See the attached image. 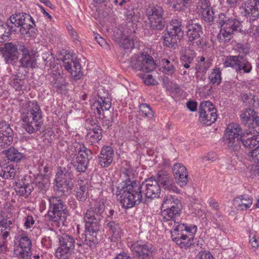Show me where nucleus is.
Returning <instances> with one entry per match:
<instances>
[{
  "label": "nucleus",
  "mask_w": 259,
  "mask_h": 259,
  "mask_svg": "<svg viewBox=\"0 0 259 259\" xmlns=\"http://www.w3.org/2000/svg\"><path fill=\"white\" fill-rule=\"evenodd\" d=\"M164 10L162 7L157 4H149L146 9V15L151 28L161 30L164 26L162 15Z\"/></svg>",
  "instance_id": "ddd939ff"
},
{
  "label": "nucleus",
  "mask_w": 259,
  "mask_h": 259,
  "mask_svg": "<svg viewBox=\"0 0 259 259\" xmlns=\"http://www.w3.org/2000/svg\"><path fill=\"white\" fill-rule=\"evenodd\" d=\"M197 229L195 225L179 224L171 230L172 240L180 248L186 249L193 244V237Z\"/></svg>",
  "instance_id": "20e7f679"
},
{
  "label": "nucleus",
  "mask_w": 259,
  "mask_h": 259,
  "mask_svg": "<svg viewBox=\"0 0 259 259\" xmlns=\"http://www.w3.org/2000/svg\"><path fill=\"white\" fill-rule=\"evenodd\" d=\"M78 181V187H77L76 190V197L78 200L80 201H84L87 198L88 192V181L86 179L81 180L79 177Z\"/></svg>",
  "instance_id": "473e14b6"
},
{
  "label": "nucleus",
  "mask_w": 259,
  "mask_h": 259,
  "mask_svg": "<svg viewBox=\"0 0 259 259\" xmlns=\"http://www.w3.org/2000/svg\"><path fill=\"white\" fill-rule=\"evenodd\" d=\"M32 240L26 232L21 231L15 237L14 254L18 259H30Z\"/></svg>",
  "instance_id": "0eeeda50"
},
{
  "label": "nucleus",
  "mask_w": 259,
  "mask_h": 259,
  "mask_svg": "<svg viewBox=\"0 0 259 259\" xmlns=\"http://www.w3.org/2000/svg\"><path fill=\"white\" fill-rule=\"evenodd\" d=\"M160 192V187L156 180H153L151 178L149 180L146 181L145 194L147 198H158Z\"/></svg>",
  "instance_id": "c85d7f7f"
},
{
  "label": "nucleus",
  "mask_w": 259,
  "mask_h": 259,
  "mask_svg": "<svg viewBox=\"0 0 259 259\" xmlns=\"http://www.w3.org/2000/svg\"><path fill=\"white\" fill-rule=\"evenodd\" d=\"M127 245L133 254L139 259H150L156 251L152 244L141 240L128 241Z\"/></svg>",
  "instance_id": "1a4fd4ad"
},
{
  "label": "nucleus",
  "mask_w": 259,
  "mask_h": 259,
  "mask_svg": "<svg viewBox=\"0 0 259 259\" xmlns=\"http://www.w3.org/2000/svg\"><path fill=\"white\" fill-rule=\"evenodd\" d=\"M240 22L235 18H232L227 23H225L222 27L233 32L238 30L240 26Z\"/></svg>",
  "instance_id": "a18cd8bd"
},
{
  "label": "nucleus",
  "mask_w": 259,
  "mask_h": 259,
  "mask_svg": "<svg viewBox=\"0 0 259 259\" xmlns=\"http://www.w3.org/2000/svg\"><path fill=\"white\" fill-rule=\"evenodd\" d=\"M86 232L84 235H82V243H78V245L81 246L82 244H85L91 248H93L98 243V239L97 238V232L99 230V226L96 224H85Z\"/></svg>",
  "instance_id": "4be33fe9"
},
{
  "label": "nucleus",
  "mask_w": 259,
  "mask_h": 259,
  "mask_svg": "<svg viewBox=\"0 0 259 259\" xmlns=\"http://www.w3.org/2000/svg\"><path fill=\"white\" fill-rule=\"evenodd\" d=\"M63 66L68 71L73 78L79 79L83 73L81 69V65L78 60L72 56L66 55L63 60Z\"/></svg>",
  "instance_id": "412c9836"
},
{
  "label": "nucleus",
  "mask_w": 259,
  "mask_h": 259,
  "mask_svg": "<svg viewBox=\"0 0 259 259\" xmlns=\"http://www.w3.org/2000/svg\"><path fill=\"white\" fill-rule=\"evenodd\" d=\"M156 181L162 185L164 189L177 193H180V190L176 186L172 177L167 172L164 171H158L157 174Z\"/></svg>",
  "instance_id": "a878e982"
},
{
  "label": "nucleus",
  "mask_w": 259,
  "mask_h": 259,
  "mask_svg": "<svg viewBox=\"0 0 259 259\" xmlns=\"http://www.w3.org/2000/svg\"><path fill=\"white\" fill-rule=\"evenodd\" d=\"M244 13L250 22L255 20L259 16V0H248L245 5Z\"/></svg>",
  "instance_id": "cd10ccee"
},
{
  "label": "nucleus",
  "mask_w": 259,
  "mask_h": 259,
  "mask_svg": "<svg viewBox=\"0 0 259 259\" xmlns=\"http://www.w3.org/2000/svg\"><path fill=\"white\" fill-rule=\"evenodd\" d=\"M13 136L0 133V147L5 148L10 145L13 139Z\"/></svg>",
  "instance_id": "de8ad7c7"
},
{
  "label": "nucleus",
  "mask_w": 259,
  "mask_h": 259,
  "mask_svg": "<svg viewBox=\"0 0 259 259\" xmlns=\"http://www.w3.org/2000/svg\"><path fill=\"white\" fill-rule=\"evenodd\" d=\"M195 259H213L212 255L209 252L203 251L200 252Z\"/></svg>",
  "instance_id": "e2e57ef3"
},
{
  "label": "nucleus",
  "mask_w": 259,
  "mask_h": 259,
  "mask_svg": "<svg viewBox=\"0 0 259 259\" xmlns=\"http://www.w3.org/2000/svg\"><path fill=\"white\" fill-rule=\"evenodd\" d=\"M0 133L8 135H13V132L10 127V125L6 121H0Z\"/></svg>",
  "instance_id": "8fccbe9b"
},
{
  "label": "nucleus",
  "mask_w": 259,
  "mask_h": 259,
  "mask_svg": "<svg viewBox=\"0 0 259 259\" xmlns=\"http://www.w3.org/2000/svg\"><path fill=\"white\" fill-rule=\"evenodd\" d=\"M221 30L217 36V38L221 43H226L230 41L233 37L234 32L220 27Z\"/></svg>",
  "instance_id": "79ce46f5"
},
{
  "label": "nucleus",
  "mask_w": 259,
  "mask_h": 259,
  "mask_svg": "<svg viewBox=\"0 0 259 259\" xmlns=\"http://www.w3.org/2000/svg\"><path fill=\"white\" fill-rule=\"evenodd\" d=\"M225 67H231L238 73H249L252 70L251 63L241 55L231 56L226 58L224 62Z\"/></svg>",
  "instance_id": "4468645a"
},
{
  "label": "nucleus",
  "mask_w": 259,
  "mask_h": 259,
  "mask_svg": "<svg viewBox=\"0 0 259 259\" xmlns=\"http://www.w3.org/2000/svg\"><path fill=\"white\" fill-rule=\"evenodd\" d=\"M174 176L177 183L181 187L185 186L188 182V175L186 167L182 163H177L172 167Z\"/></svg>",
  "instance_id": "b1692460"
},
{
  "label": "nucleus",
  "mask_w": 259,
  "mask_h": 259,
  "mask_svg": "<svg viewBox=\"0 0 259 259\" xmlns=\"http://www.w3.org/2000/svg\"><path fill=\"white\" fill-rule=\"evenodd\" d=\"M196 10L205 21L211 22L213 20V12L208 0H199L196 4Z\"/></svg>",
  "instance_id": "bb28decb"
},
{
  "label": "nucleus",
  "mask_w": 259,
  "mask_h": 259,
  "mask_svg": "<svg viewBox=\"0 0 259 259\" xmlns=\"http://www.w3.org/2000/svg\"><path fill=\"white\" fill-rule=\"evenodd\" d=\"M56 78L53 83V86L54 88L60 89L65 84V80L64 78L61 76L59 73H58V74H56Z\"/></svg>",
  "instance_id": "5fc2aeb1"
},
{
  "label": "nucleus",
  "mask_w": 259,
  "mask_h": 259,
  "mask_svg": "<svg viewBox=\"0 0 259 259\" xmlns=\"http://www.w3.org/2000/svg\"><path fill=\"white\" fill-rule=\"evenodd\" d=\"M140 112L142 114L149 119L152 118L154 116V113L150 108V106L146 103L140 104L139 106Z\"/></svg>",
  "instance_id": "49530a36"
},
{
  "label": "nucleus",
  "mask_w": 259,
  "mask_h": 259,
  "mask_svg": "<svg viewBox=\"0 0 259 259\" xmlns=\"http://www.w3.org/2000/svg\"><path fill=\"white\" fill-rule=\"evenodd\" d=\"M176 207L181 209V202L177 197L172 195H167L164 197L161 205V210L162 209H167V208L176 209Z\"/></svg>",
  "instance_id": "72a5a7b5"
},
{
  "label": "nucleus",
  "mask_w": 259,
  "mask_h": 259,
  "mask_svg": "<svg viewBox=\"0 0 259 259\" xmlns=\"http://www.w3.org/2000/svg\"><path fill=\"white\" fill-rule=\"evenodd\" d=\"M107 227L115 238L120 237L121 231L119 225L115 222L112 221L108 223Z\"/></svg>",
  "instance_id": "c03bdc74"
},
{
  "label": "nucleus",
  "mask_w": 259,
  "mask_h": 259,
  "mask_svg": "<svg viewBox=\"0 0 259 259\" xmlns=\"http://www.w3.org/2000/svg\"><path fill=\"white\" fill-rule=\"evenodd\" d=\"M160 70L163 73L171 75L175 70V61L172 59H162L160 61Z\"/></svg>",
  "instance_id": "f704fd0d"
},
{
  "label": "nucleus",
  "mask_w": 259,
  "mask_h": 259,
  "mask_svg": "<svg viewBox=\"0 0 259 259\" xmlns=\"http://www.w3.org/2000/svg\"><path fill=\"white\" fill-rule=\"evenodd\" d=\"M113 37L119 47L124 50L132 49L134 48L135 40L133 38L129 36L127 32L121 29H117L114 31Z\"/></svg>",
  "instance_id": "5701e85b"
},
{
  "label": "nucleus",
  "mask_w": 259,
  "mask_h": 259,
  "mask_svg": "<svg viewBox=\"0 0 259 259\" xmlns=\"http://www.w3.org/2000/svg\"><path fill=\"white\" fill-rule=\"evenodd\" d=\"M16 170L14 166L8 165L0 169V177L3 179H13L16 175Z\"/></svg>",
  "instance_id": "ea45409f"
},
{
  "label": "nucleus",
  "mask_w": 259,
  "mask_h": 259,
  "mask_svg": "<svg viewBox=\"0 0 259 259\" xmlns=\"http://www.w3.org/2000/svg\"><path fill=\"white\" fill-rule=\"evenodd\" d=\"M114 259H132L131 257L125 252L118 254Z\"/></svg>",
  "instance_id": "774afa93"
},
{
  "label": "nucleus",
  "mask_w": 259,
  "mask_h": 259,
  "mask_svg": "<svg viewBox=\"0 0 259 259\" xmlns=\"http://www.w3.org/2000/svg\"><path fill=\"white\" fill-rule=\"evenodd\" d=\"M238 48L240 53L244 54H247L249 52V48L246 45H239Z\"/></svg>",
  "instance_id": "338daca9"
},
{
  "label": "nucleus",
  "mask_w": 259,
  "mask_h": 259,
  "mask_svg": "<svg viewBox=\"0 0 259 259\" xmlns=\"http://www.w3.org/2000/svg\"><path fill=\"white\" fill-rule=\"evenodd\" d=\"M252 202V198L245 194L235 198L233 200V204L238 210L244 211L250 207Z\"/></svg>",
  "instance_id": "7c9ffc66"
},
{
  "label": "nucleus",
  "mask_w": 259,
  "mask_h": 259,
  "mask_svg": "<svg viewBox=\"0 0 259 259\" xmlns=\"http://www.w3.org/2000/svg\"><path fill=\"white\" fill-rule=\"evenodd\" d=\"M91 154L90 149L84 145L80 146L76 157L72 160V164L77 171L84 172L86 170Z\"/></svg>",
  "instance_id": "aec40b11"
},
{
  "label": "nucleus",
  "mask_w": 259,
  "mask_h": 259,
  "mask_svg": "<svg viewBox=\"0 0 259 259\" xmlns=\"http://www.w3.org/2000/svg\"><path fill=\"white\" fill-rule=\"evenodd\" d=\"M247 157L250 161L258 164L253 165L252 168L254 170V173L259 174V145L247 153Z\"/></svg>",
  "instance_id": "4c0bfd02"
},
{
  "label": "nucleus",
  "mask_w": 259,
  "mask_h": 259,
  "mask_svg": "<svg viewBox=\"0 0 259 259\" xmlns=\"http://www.w3.org/2000/svg\"><path fill=\"white\" fill-rule=\"evenodd\" d=\"M217 154H215V153L210 152L207 154V155L206 156H205L203 158L202 160L204 162H205L207 161L212 162V161H214L215 159H217Z\"/></svg>",
  "instance_id": "0e129e2a"
},
{
  "label": "nucleus",
  "mask_w": 259,
  "mask_h": 259,
  "mask_svg": "<svg viewBox=\"0 0 259 259\" xmlns=\"http://www.w3.org/2000/svg\"><path fill=\"white\" fill-rule=\"evenodd\" d=\"M131 64L136 70L149 72L156 68V64L152 57L142 54L135 55L131 58Z\"/></svg>",
  "instance_id": "a211bd4d"
},
{
  "label": "nucleus",
  "mask_w": 259,
  "mask_h": 259,
  "mask_svg": "<svg viewBox=\"0 0 259 259\" xmlns=\"http://www.w3.org/2000/svg\"><path fill=\"white\" fill-rule=\"evenodd\" d=\"M6 154L9 160L17 162L24 157L23 153L14 147H10L6 151Z\"/></svg>",
  "instance_id": "a19ab883"
},
{
  "label": "nucleus",
  "mask_w": 259,
  "mask_h": 259,
  "mask_svg": "<svg viewBox=\"0 0 259 259\" xmlns=\"http://www.w3.org/2000/svg\"><path fill=\"white\" fill-rule=\"evenodd\" d=\"M249 242L251 247L254 250L256 249L259 246L258 236L254 231H250L249 234Z\"/></svg>",
  "instance_id": "09e8293b"
},
{
  "label": "nucleus",
  "mask_w": 259,
  "mask_h": 259,
  "mask_svg": "<svg viewBox=\"0 0 259 259\" xmlns=\"http://www.w3.org/2000/svg\"><path fill=\"white\" fill-rule=\"evenodd\" d=\"M11 25H9L12 31L19 32L22 35L31 34L35 23L32 17L26 13L15 14L10 18Z\"/></svg>",
  "instance_id": "39448f33"
},
{
  "label": "nucleus",
  "mask_w": 259,
  "mask_h": 259,
  "mask_svg": "<svg viewBox=\"0 0 259 259\" xmlns=\"http://www.w3.org/2000/svg\"><path fill=\"white\" fill-rule=\"evenodd\" d=\"M9 235V233L8 231H5L4 234L2 235L3 240L1 241L0 240V252H5L7 250V246L6 244V238Z\"/></svg>",
  "instance_id": "6e6d98bb"
},
{
  "label": "nucleus",
  "mask_w": 259,
  "mask_h": 259,
  "mask_svg": "<svg viewBox=\"0 0 259 259\" xmlns=\"http://www.w3.org/2000/svg\"><path fill=\"white\" fill-rule=\"evenodd\" d=\"M34 220L31 215H28L24 218V227L26 229L31 228L34 224Z\"/></svg>",
  "instance_id": "bf43d9fd"
},
{
  "label": "nucleus",
  "mask_w": 259,
  "mask_h": 259,
  "mask_svg": "<svg viewBox=\"0 0 259 259\" xmlns=\"http://www.w3.org/2000/svg\"><path fill=\"white\" fill-rule=\"evenodd\" d=\"M18 45L16 46L12 42L6 43L1 49L3 57L7 63L10 64L18 59Z\"/></svg>",
  "instance_id": "393cba45"
},
{
  "label": "nucleus",
  "mask_w": 259,
  "mask_h": 259,
  "mask_svg": "<svg viewBox=\"0 0 259 259\" xmlns=\"http://www.w3.org/2000/svg\"><path fill=\"white\" fill-rule=\"evenodd\" d=\"M102 138V134L100 133H89L87 136V140L91 144L98 143Z\"/></svg>",
  "instance_id": "3c124183"
},
{
  "label": "nucleus",
  "mask_w": 259,
  "mask_h": 259,
  "mask_svg": "<svg viewBox=\"0 0 259 259\" xmlns=\"http://www.w3.org/2000/svg\"><path fill=\"white\" fill-rule=\"evenodd\" d=\"M8 225L7 220L0 215V236L3 235L5 231H8Z\"/></svg>",
  "instance_id": "052dcab7"
},
{
  "label": "nucleus",
  "mask_w": 259,
  "mask_h": 259,
  "mask_svg": "<svg viewBox=\"0 0 259 259\" xmlns=\"http://www.w3.org/2000/svg\"><path fill=\"white\" fill-rule=\"evenodd\" d=\"M183 33L182 22L178 19L171 20L163 36L164 45L168 47H175Z\"/></svg>",
  "instance_id": "6e6552de"
},
{
  "label": "nucleus",
  "mask_w": 259,
  "mask_h": 259,
  "mask_svg": "<svg viewBox=\"0 0 259 259\" xmlns=\"http://www.w3.org/2000/svg\"><path fill=\"white\" fill-rule=\"evenodd\" d=\"M69 33L74 42L77 45L78 44L79 42V37L78 36L77 32L74 30L72 29L69 31Z\"/></svg>",
  "instance_id": "69168bd1"
},
{
  "label": "nucleus",
  "mask_w": 259,
  "mask_h": 259,
  "mask_svg": "<svg viewBox=\"0 0 259 259\" xmlns=\"http://www.w3.org/2000/svg\"><path fill=\"white\" fill-rule=\"evenodd\" d=\"M142 78L144 82L147 85H151L155 84V80L151 74H143Z\"/></svg>",
  "instance_id": "680f3d73"
},
{
  "label": "nucleus",
  "mask_w": 259,
  "mask_h": 259,
  "mask_svg": "<svg viewBox=\"0 0 259 259\" xmlns=\"http://www.w3.org/2000/svg\"><path fill=\"white\" fill-rule=\"evenodd\" d=\"M187 35L188 38V41L190 42L195 49L202 48L205 49L208 45V42L204 41L203 38L201 37L203 31L201 25L195 22L194 20H189L186 23Z\"/></svg>",
  "instance_id": "9d476101"
},
{
  "label": "nucleus",
  "mask_w": 259,
  "mask_h": 259,
  "mask_svg": "<svg viewBox=\"0 0 259 259\" xmlns=\"http://www.w3.org/2000/svg\"><path fill=\"white\" fill-rule=\"evenodd\" d=\"M194 56L195 53L193 52L190 55L185 54L181 57V60L184 67L188 68L190 67V64L192 63Z\"/></svg>",
  "instance_id": "603ef678"
},
{
  "label": "nucleus",
  "mask_w": 259,
  "mask_h": 259,
  "mask_svg": "<svg viewBox=\"0 0 259 259\" xmlns=\"http://www.w3.org/2000/svg\"><path fill=\"white\" fill-rule=\"evenodd\" d=\"M10 35V30L6 31L5 27L0 25V42L6 41Z\"/></svg>",
  "instance_id": "4d7b16f0"
},
{
  "label": "nucleus",
  "mask_w": 259,
  "mask_h": 259,
  "mask_svg": "<svg viewBox=\"0 0 259 259\" xmlns=\"http://www.w3.org/2000/svg\"><path fill=\"white\" fill-rule=\"evenodd\" d=\"M18 48L22 53V57L20 60L21 66L26 68L36 67L37 60L35 51L24 45L23 42L18 43Z\"/></svg>",
  "instance_id": "6ab92c4d"
},
{
  "label": "nucleus",
  "mask_w": 259,
  "mask_h": 259,
  "mask_svg": "<svg viewBox=\"0 0 259 259\" xmlns=\"http://www.w3.org/2000/svg\"><path fill=\"white\" fill-rule=\"evenodd\" d=\"M105 210L104 200L100 199L96 201L94 207L88 209L84 217L85 224H96L99 225V222L102 220Z\"/></svg>",
  "instance_id": "f3484780"
},
{
  "label": "nucleus",
  "mask_w": 259,
  "mask_h": 259,
  "mask_svg": "<svg viewBox=\"0 0 259 259\" xmlns=\"http://www.w3.org/2000/svg\"><path fill=\"white\" fill-rule=\"evenodd\" d=\"M42 60L46 62V65L52 66V63L54 61L55 58L52 53L45 52L42 55Z\"/></svg>",
  "instance_id": "864d4df0"
},
{
  "label": "nucleus",
  "mask_w": 259,
  "mask_h": 259,
  "mask_svg": "<svg viewBox=\"0 0 259 259\" xmlns=\"http://www.w3.org/2000/svg\"><path fill=\"white\" fill-rule=\"evenodd\" d=\"M242 122L252 131H247L241 137V142L245 147L251 149L254 148L259 143V132L254 129L259 126V116L255 111L247 109L240 115Z\"/></svg>",
  "instance_id": "7ed1b4c3"
},
{
  "label": "nucleus",
  "mask_w": 259,
  "mask_h": 259,
  "mask_svg": "<svg viewBox=\"0 0 259 259\" xmlns=\"http://www.w3.org/2000/svg\"><path fill=\"white\" fill-rule=\"evenodd\" d=\"M121 172V177L125 180L118 185L116 195L122 207L127 209L142 202V185L139 181L133 180L137 174L128 161L122 163Z\"/></svg>",
  "instance_id": "f257e3e1"
},
{
  "label": "nucleus",
  "mask_w": 259,
  "mask_h": 259,
  "mask_svg": "<svg viewBox=\"0 0 259 259\" xmlns=\"http://www.w3.org/2000/svg\"><path fill=\"white\" fill-rule=\"evenodd\" d=\"M27 80L17 75H12L9 79V84L16 91H21L25 88Z\"/></svg>",
  "instance_id": "58836bf2"
},
{
  "label": "nucleus",
  "mask_w": 259,
  "mask_h": 259,
  "mask_svg": "<svg viewBox=\"0 0 259 259\" xmlns=\"http://www.w3.org/2000/svg\"><path fill=\"white\" fill-rule=\"evenodd\" d=\"M21 119L26 132L29 134L39 131L42 125V112L37 102L28 101L22 104Z\"/></svg>",
  "instance_id": "f03ea898"
},
{
  "label": "nucleus",
  "mask_w": 259,
  "mask_h": 259,
  "mask_svg": "<svg viewBox=\"0 0 259 259\" xmlns=\"http://www.w3.org/2000/svg\"><path fill=\"white\" fill-rule=\"evenodd\" d=\"M55 191L57 196L69 195L73 186L72 175L69 172L63 173L61 170L58 171L55 179Z\"/></svg>",
  "instance_id": "f8f14e48"
},
{
  "label": "nucleus",
  "mask_w": 259,
  "mask_h": 259,
  "mask_svg": "<svg viewBox=\"0 0 259 259\" xmlns=\"http://www.w3.org/2000/svg\"><path fill=\"white\" fill-rule=\"evenodd\" d=\"M181 213V209L176 207V209L167 208V209H162L161 210V217L162 220L165 222L171 221L174 222L175 226L180 224L176 222L177 219L180 217Z\"/></svg>",
  "instance_id": "2f4dec72"
},
{
  "label": "nucleus",
  "mask_w": 259,
  "mask_h": 259,
  "mask_svg": "<svg viewBox=\"0 0 259 259\" xmlns=\"http://www.w3.org/2000/svg\"><path fill=\"white\" fill-rule=\"evenodd\" d=\"M49 209L48 217L52 222L63 223L68 216V210L65 202L59 196L48 197Z\"/></svg>",
  "instance_id": "423d86ee"
},
{
  "label": "nucleus",
  "mask_w": 259,
  "mask_h": 259,
  "mask_svg": "<svg viewBox=\"0 0 259 259\" xmlns=\"http://www.w3.org/2000/svg\"><path fill=\"white\" fill-rule=\"evenodd\" d=\"M242 131L239 124L232 123L226 130L225 137L228 146L233 150H238L240 147V139Z\"/></svg>",
  "instance_id": "dca6fc26"
},
{
  "label": "nucleus",
  "mask_w": 259,
  "mask_h": 259,
  "mask_svg": "<svg viewBox=\"0 0 259 259\" xmlns=\"http://www.w3.org/2000/svg\"><path fill=\"white\" fill-rule=\"evenodd\" d=\"M111 107V103L109 99H102L96 101L93 105V108H95V111L99 115L102 114L104 111L108 110Z\"/></svg>",
  "instance_id": "c9c22d12"
},
{
  "label": "nucleus",
  "mask_w": 259,
  "mask_h": 259,
  "mask_svg": "<svg viewBox=\"0 0 259 259\" xmlns=\"http://www.w3.org/2000/svg\"><path fill=\"white\" fill-rule=\"evenodd\" d=\"M217 110L209 101L202 102L199 107V121L206 125L213 123L218 117Z\"/></svg>",
  "instance_id": "2eb2a0df"
},
{
  "label": "nucleus",
  "mask_w": 259,
  "mask_h": 259,
  "mask_svg": "<svg viewBox=\"0 0 259 259\" xmlns=\"http://www.w3.org/2000/svg\"><path fill=\"white\" fill-rule=\"evenodd\" d=\"M221 75V71L220 68H215L212 69L208 76L210 82L213 84H220L222 81Z\"/></svg>",
  "instance_id": "37998d69"
},
{
  "label": "nucleus",
  "mask_w": 259,
  "mask_h": 259,
  "mask_svg": "<svg viewBox=\"0 0 259 259\" xmlns=\"http://www.w3.org/2000/svg\"><path fill=\"white\" fill-rule=\"evenodd\" d=\"M232 18H230L227 13H220L219 15L217 22L220 25V27H222L225 23H227Z\"/></svg>",
  "instance_id": "13d9d810"
},
{
  "label": "nucleus",
  "mask_w": 259,
  "mask_h": 259,
  "mask_svg": "<svg viewBox=\"0 0 259 259\" xmlns=\"http://www.w3.org/2000/svg\"><path fill=\"white\" fill-rule=\"evenodd\" d=\"M75 247L74 238L68 234H63L59 237V247L55 252L58 259L72 258Z\"/></svg>",
  "instance_id": "9b49d317"
},
{
  "label": "nucleus",
  "mask_w": 259,
  "mask_h": 259,
  "mask_svg": "<svg viewBox=\"0 0 259 259\" xmlns=\"http://www.w3.org/2000/svg\"><path fill=\"white\" fill-rule=\"evenodd\" d=\"M33 188L31 184L23 182L17 183L15 188L18 195L20 196H28L32 192Z\"/></svg>",
  "instance_id": "e433bc0d"
},
{
  "label": "nucleus",
  "mask_w": 259,
  "mask_h": 259,
  "mask_svg": "<svg viewBox=\"0 0 259 259\" xmlns=\"http://www.w3.org/2000/svg\"><path fill=\"white\" fill-rule=\"evenodd\" d=\"M113 150L110 146L102 148L99 156V163L102 167L108 166L113 161Z\"/></svg>",
  "instance_id": "c756f323"
}]
</instances>
